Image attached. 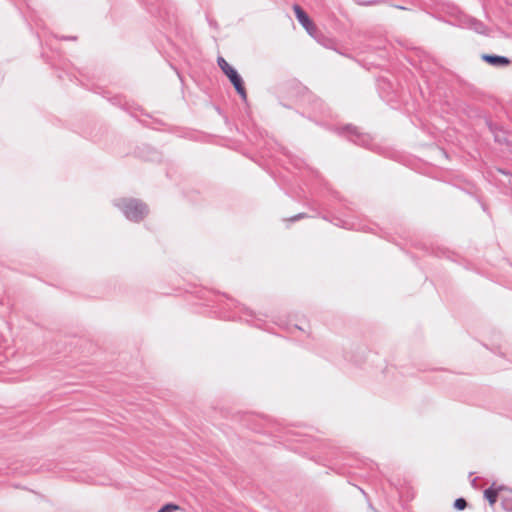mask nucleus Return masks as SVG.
Here are the masks:
<instances>
[{"mask_svg":"<svg viewBox=\"0 0 512 512\" xmlns=\"http://www.w3.org/2000/svg\"><path fill=\"white\" fill-rule=\"evenodd\" d=\"M217 63L234 86L236 92L240 95L243 101H247V91L244 86V82L238 72L221 56L218 57Z\"/></svg>","mask_w":512,"mask_h":512,"instance_id":"nucleus-1","label":"nucleus"},{"mask_svg":"<svg viewBox=\"0 0 512 512\" xmlns=\"http://www.w3.org/2000/svg\"><path fill=\"white\" fill-rule=\"evenodd\" d=\"M107 99L111 102L112 105L117 106L123 110H126L127 101L124 96L115 95L112 97H107Z\"/></svg>","mask_w":512,"mask_h":512,"instance_id":"nucleus-6","label":"nucleus"},{"mask_svg":"<svg viewBox=\"0 0 512 512\" xmlns=\"http://www.w3.org/2000/svg\"><path fill=\"white\" fill-rule=\"evenodd\" d=\"M181 507L174 503H167L162 506L157 512H177L180 511Z\"/></svg>","mask_w":512,"mask_h":512,"instance_id":"nucleus-7","label":"nucleus"},{"mask_svg":"<svg viewBox=\"0 0 512 512\" xmlns=\"http://www.w3.org/2000/svg\"><path fill=\"white\" fill-rule=\"evenodd\" d=\"M294 13L296 15L297 20L303 26V28L313 36L316 31V26L314 22L310 19L307 13L297 4L293 6Z\"/></svg>","mask_w":512,"mask_h":512,"instance_id":"nucleus-3","label":"nucleus"},{"mask_svg":"<svg viewBox=\"0 0 512 512\" xmlns=\"http://www.w3.org/2000/svg\"><path fill=\"white\" fill-rule=\"evenodd\" d=\"M484 497L491 506L500 499L506 510H512V504L510 503L512 501V491L504 486H496L493 484L484 491Z\"/></svg>","mask_w":512,"mask_h":512,"instance_id":"nucleus-2","label":"nucleus"},{"mask_svg":"<svg viewBox=\"0 0 512 512\" xmlns=\"http://www.w3.org/2000/svg\"><path fill=\"white\" fill-rule=\"evenodd\" d=\"M147 207L141 203H130V220L140 221L147 214Z\"/></svg>","mask_w":512,"mask_h":512,"instance_id":"nucleus-4","label":"nucleus"},{"mask_svg":"<svg viewBox=\"0 0 512 512\" xmlns=\"http://www.w3.org/2000/svg\"><path fill=\"white\" fill-rule=\"evenodd\" d=\"M59 39L64 41H76L77 36H61Z\"/></svg>","mask_w":512,"mask_h":512,"instance_id":"nucleus-10","label":"nucleus"},{"mask_svg":"<svg viewBox=\"0 0 512 512\" xmlns=\"http://www.w3.org/2000/svg\"><path fill=\"white\" fill-rule=\"evenodd\" d=\"M482 59L493 66H508L510 64V60L504 56L483 54Z\"/></svg>","mask_w":512,"mask_h":512,"instance_id":"nucleus-5","label":"nucleus"},{"mask_svg":"<svg viewBox=\"0 0 512 512\" xmlns=\"http://www.w3.org/2000/svg\"><path fill=\"white\" fill-rule=\"evenodd\" d=\"M454 506H455V508H456V509H458V510H463V509H465V508H466L467 503H466L465 499H463V498H459V499H457V500L455 501Z\"/></svg>","mask_w":512,"mask_h":512,"instance_id":"nucleus-9","label":"nucleus"},{"mask_svg":"<svg viewBox=\"0 0 512 512\" xmlns=\"http://www.w3.org/2000/svg\"><path fill=\"white\" fill-rule=\"evenodd\" d=\"M114 205L122 211L126 218H128V201L125 198L115 202Z\"/></svg>","mask_w":512,"mask_h":512,"instance_id":"nucleus-8","label":"nucleus"}]
</instances>
